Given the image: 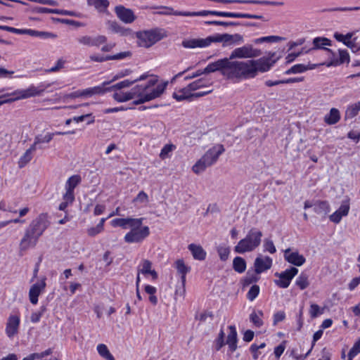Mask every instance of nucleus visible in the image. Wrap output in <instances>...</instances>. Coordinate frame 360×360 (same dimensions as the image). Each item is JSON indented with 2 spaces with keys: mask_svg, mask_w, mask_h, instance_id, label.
<instances>
[{
  "mask_svg": "<svg viewBox=\"0 0 360 360\" xmlns=\"http://www.w3.org/2000/svg\"><path fill=\"white\" fill-rule=\"evenodd\" d=\"M81 177L79 175L70 176L66 182V190L74 191L75 188L80 183Z\"/></svg>",
  "mask_w": 360,
  "mask_h": 360,
  "instance_id": "37",
  "label": "nucleus"
},
{
  "mask_svg": "<svg viewBox=\"0 0 360 360\" xmlns=\"http://www.w3.org/2000/svg\"><path fill=\"white\" fill-rule=\"evenodd\" d=\"M233 268L239 274L243 273L246 269L245 260L241 257H236L233 261Z\"/></svg>",
  "mask_w": 360,
  "mask_h": 360,
  "instance_id": "33",
  "label": "nucleus"
},
{
  "mask_svg": "<svg viewBox=\"0 0 360 360\" xmlns=\"http://www.w3.org/2000/svg\"><path fill=\"white\" fill-rule=\"evenodd\" d=\"M34 146H30L25 153L20 157L18 161V167L20 168L24 167L32 159V153L35 151Z\"/></svg>",
  "mask_w": 360,
  "mask_h": 360,
  "instance_id": "31",
  "label": "nucleus"
},
{
  "mask_svg": "<svg viewBox=\"0 0 360 360\" xmlns=\"http://www.w3.org/2000/svg\"><path fill=\"white\" fill-rule=\"evenodd\" d=\"M55 136V134H51V133H46L45 135H37L34 138V141L33 144H32V146H34V149L37 150V148H42L41 144L44 143H49L53 136Z\"/></svg>",
  "mask_w": 360,
  "mask_h": 360,
  "instance_id": "26",
  "label": "nucleus"
},
{
  "mask_svg": "<svg viewBox=\"0 0 360 360\" xmlns=\"http://www.w3.org/2000/svg\"><path fill=\"white\" fill-rule=\"evenodd\" d=\"M225 345L226 342H224V333L223 330H221L219 333L217 339L215 341L216 350H220L221 348Z\"/></svg>",
  "mask_w": 360,
  "mask_h": 360,
  "instance_id": "55",
  "label": "nucleus"
},
{
  "mask_svg": "<svg viewBox=\"0 0 360 360\" xmlns=\"http://www.w3.org/2000/svg\"><path fill=\"white\" fill-rule=\"evenodd\" d=\"M295 283L301 290L307 288L309 285L308 276L304 273H302L297 278Z\"/></svg>",
  "mask_w": 360,
  "mask_h": 360,
  "instance_id": "41",
  "label": "nucleus"
},
{
  "mask_svg": "<svg viewBox=\"0 0 360 360\" xmlns=\"http://www.w3.org/2000/svg\"><path fill=\"white\" fill-rule=\"evenodd\" d=\"M229 333L227 336L226 344L228 345L229 350L233 353L237 349V332L234 326H229Z\"/></svg>",
  "mask_w": 360,
  "mask_h": 360,
  "instance_id": "21",
  "label": "nucleus"
},
{
  "mask_svg": "<svg viewBox=\"0 0 360 360\" xmlns=\"http://www.w3.org/2000/svg\"><path fill=\"white\" fill-rule=\"evenodd\" d=\"M259 49L253 46H240L236 49L229 58H224L210 63L204 70H198L191 75L186 76L185 80L193 79L202 74L219 71L221 75L229 79H244L254 78L259 72H265L270 70L277 58L262 57L257 60L247 61L233 60L234 58H255L261 55Z\"/></svg>",
  "mask_w": 360,
  "mask_h": 360,
  "instance_id": "1",
  "label": "nucleus"
},
{
  "mask_svg": "<svg viewBox=\"0 0 360 360\" xmlns=\"http://www.w3.org/2000/svg\"><path fill=\"white\" fill-rule=\"evenodd\" d=\"M313 45H331V41L326 37H316L313 40Z\"/></svg>",
  "mask_w": 360,
  "mask_h": 360,
  "instance_id": "58",
  "label": "nucleus"
},
{
  "mask_svg": "<svg viewBox=\"0 0 360 360\" xmlns=\"http://www.w3.org/2000/svg\"><path fill=\"white\" fill-rule=\"evenodd\" d=\"M205 86H207V85L202 79H199L188 84V87L192 91H196Z\"/></svg>",
  "mask_w": 360,
  "mask_h": 360,
  "instance_id": "52",
  "label": "nucleus"
},
{
  "mask_svg": "<svg viewBox=\"0 0 360 360\" xmlns=\"http://www.w3.org/2000/svg\"><path fill=\"white\" fill-rule=\"evenodd\" d=\"M259 274L260 273H257V271H248L246 274L245 277L243 279L244 286L249 285L252 283L257 282L258 280L259 279Z\"/></svg>",
  "mask_w": 360,
  "mask_h": 360,
  "instance_id": "36",
  "label": "nucleus"
},
{
  "mask_svg": "<svg viewBox=\"0 0 360 360\" xmlns=\"http://www.w3.org/2000/svg\"><path fill=\"white\" fill-rule=\"evenodd\" d=\"M44 89H39L34 86H31L27 89L16 90L11 94H6L0 96V105L5 103H10L19 99L27 98L30 97L40 95Z\"/></svg>",
  "mask_w": 360,
  "mask_h": 360,
  "instance_id": "8",
  "label": "nucleus"
},
{
  "mask_svg": "<svg viewBox=\"0 0 360 360\" xmlns=\"http://www.w3.org/2000/svg\"><path fill=\"white\" fill-rule=\"evenodd\" d=\"M63 200L68 203H72L75 200L74 191L66 190L63 195Z\"/></svg>",
  "mask_w": 360,
  "mask_h": 360,
  "instance_id": "63",
  "label": "nucleus"
},
{
  "mask_svg": "<svg viewBox=\"0 0 360 360\" xmlns=\"http://www.w3.org/2000/svg\"><path fill=\"white\" fill-rule=\"evenodd\" d=\"M174 266L177 272L181 275V282L184 283L186 281V275L190 271L191 268L185 264L182 259H177L174 263Z\"/></svg>",
  "mask_w": 360,
  "mask_h": 360,
  "instance_id": "28",
  "label": "nucleus"
},
{
  "mask_svg": "<svg viewBox=\"0 0 360 360\" xmlns=\"http://www.w3.org/2000/svg\"><path fill=\"white\" fill-rule=\"evenodd\" d=\"M316 67V65H305L304 64H296L292 67V70L294 74L302 73L308 70H312Z\"/></svg>",
  "mask_w": 360,
  "mask_h": 360,
  "instance_id": "45",
  "label": "nucleus"
},
{
  "mask_svg": "<svg viewBox=\"0 0 360 360\" xmlns=\"http://www.w3.org/2000/svg\"><path fill=\"white\" fill-rule=\"evenodd\" d=\"M174 15L182 16H205L208 15L237 18H248V19H263L261 15H255L242 13H232L217 11H202L198 12H174Z\"/></svg>",
  "mask_w": 360,
  "mask_h": 360,
  "instance_id": "7",
  "label": "nucleus"
},
{
  "mask_svg": "<svg viewBox=\"0 0 360 360\" xmlns=\"http://www.w3.org/2000/svg\"><path fill=\"white\" fill-rule=\"evenodd\" d=\"M46 288V278L33 284L29 291V298L30 302L36 304L38 302V297L44 292Z\"/></svg>",
  "mask_w": 360,
  "mask_h": 360,
  "instance_id": "14",
  "label": "nucleus"
},
{
  "mask_svg": "<svg viewBox=\"0 0 360 360\" xmlns=\"http://www.w3.org/2000/svg\"><path fill=\"white\" fill-rule=\"evenodd\" d=\"M175 148L176 146L174 144H166L160 151V158L162 160L169 158L170 153H172Z\"/></svg>",
  "mask_w": 360,
  "mask_h": 360,
  "instance_id": "44",
  "label": "nucleus"
},
{
  "mask_svg": "<svg viewBox=\"0 0 360 360\" xmlns=\"http://www.w3.org/2000/svg\"><path fill=\"white\" fill-rule=\"evenodd\" d=\"M143 221V218H117L112 220L111 224L114 227L120 226L123 229H127L131 226H141Z\"/></svg>",
  "mask_w": 360,
  "mask_h": 360,
  "instance_id": "16",
  "label": "nucleus"
},
{
  "mask_svg": "<svg viewBox=\"0 0 360 360\" xmlns=\"http://www.w3.org/2000/svg\"><path fill=\"white\" fill-rule=\"evenodd\" d=\"M259 287L257 285H253L249 290L247 297L249 300L253 301L259 295Z\"/></svg>",
  "mask_w": 360,
  "mask_h": 360,
  "instance_id": "51",
  "label": "nucleus"
},
{
  "mask_svg": "<svg viewBox=\"0 0 360 360\" xmlns=\"http://www.w3.org/2000/svg\"><path fill=\"white\" fill-rule=\"evenodd\" d=\"M298 273V269L295 267H290L281 273H275V276L278 279L274 280L275 284L281 288H288L292 279Z\"/></svg>",
  "mask_w": 360,
  "mask_h": 360,
  "instance_id": "11",
  "label": "nucleus"
},
{
  "mask_svg": "<svg viewBox=\"0 0 360 360\" xmlns=\"http://www.w3.org/2000/svg\"><path fill=\"white\" fill-rule=\"evenodd\" d=\"M262 316L263 312L262 311H253L250 315V319L256 327L259 328L263 325V321L261 319Z\"/></svg>",
  "mask_w": 360,
  "mask_h": 360,
  "instance_id": "40",
  "label": "nucleus"
},
{
  "mask_svg": "<svg viewBox=\"0 0 360 360\" xmlns=\"http://www.w3.org/2000/svg\"><path fill=\"white\" fill-rule=\"evenodd\" d=\"M26 34L32 36V37H41V38H48V37H54L55 35L51 32H40L34 30H27Z\"/></svg>",
  "mask_w": 360,
  "mask_h": 360,
  "instance_id": "43",
  "label": "nucleus"
},
{
  "mask_svg": "<svg viewBox=\"0 0 360 360\" xmlns=\"http://www.w3.org/2000/svg\"><path fill=\"white\" fill-rule=\"evenodd\" d=\"M349 211V200L347 199L342 201L340 207L335 212H339L342 217H345L348 214Z\"/></svg>",
  "mask_w": 360,
  "mask_h": 360,
  "instance_id": "47",
  "label": "nucleus"
},
{
  "mask_svg": "<svg viewBox=\"0 0 360 360\" xmlns=\"http://www.w3.org/2000/svg\"><path fill=\"white\" fill-rule=\"evenodd\" d=\"M167 85L168 82L158 83V76H153L146 84L136 85L129 91L115 92L112 98L120 103L136 98L134 104L139 105L161 96Z\"/></svg>",
  "mask_w": 360,
  "mask_h": 360,
  "instance_id": "2",
  "label": "nucleus"
},
{
  "mask_svg": "<svg viewBox=\"0 0 360 360\" xmlns=\"http://www.w3.org/2000/svg\"><path fill=\"white\" fill-rule=\"evenodd\" d=\"M264 248L265 251H268L271 254H274L276 251V249L273 241L269 239H265L264 243Z\"/></svg>",
  "mask_w": 360,
  "mask_h": 360,
  "instance_id": "57",
  "label": "nucleus"
},
{
  "mask_svg": "<svg viewBox=\"0 0 360 360\" xmlns=\"http://www.w3.org/2000/svg\"><path fill=\"white\" fill-rule=\"evenodd\" d=\"M340 111L335 108H331L329 114L326 115L324 117V122L329 125H333L338 123L340 121Z\"/></svg>",
  "mask_w": 360,
  "mask_h": 360,
  "instance_id": "29",
  "label": "nucleus"
},
{
  "mask_svg": "<svg viewBox=\"0 0 360 360\" xmlns=\"http://www.w3.org/2000/svg\"><path fill=\"white\" fill-rule=\"evenodd\" d=\"M205 23L206 24H209V25H222V26H224V27L238 26V25H241V23L238 22H223V21H217V20L207 21V22H205Z\"/></svg>",
  "mask_w": 360,
  "mask_h": 360,
  "instance_id": "54",
  "label": "nucleus"
},
{
  "mask_svg": "<svg viewBox=\"0 0 360 360\" xmlns=\"http://www.w3.org/2000/svg\"><path fill=\"white\" fill-rule=\"evenodd\" d=\"M217 250L221 261H226L228 259L230 254V248L229 246L225 245H219Z\"/></svg>",
  "mask_w": 360,
  "mask_h": 360,
  "instance_id": "42",
  "label": "nucleus"
},
{
  "mask_svg": "<svg viewBox=\"0 0 360 360\" xmlns=\"http://www.w3.org/2000/svg\"><path fill=\"white\" fill-rule=\"evenodd\" d=\"M46 310V307L42 306L38 311L32 312L30 316V321L34 323L39 322Z\"/></svg>",
  "mask_w": 360,
  "mask_h": 360,
  "instance_id": "49",
  "label": "nucleus"
},
{
  "mask_svg": "<svg viewBox=\"0 0 360 360\" xmlns=\"http://www.w3.org/2000/svg\"><path fill=\"white\" fill-rule=\"evenodd\" d=\"M314 210L318 214H326L330 211V205L327 201H319L314 205Z\"/></svg>",
  "mask_w": 360,
  "mask_h": 360,
  "instance_id": "32",
  "label": "nucleus"
},
{
  "mask_svg": "<svg viewBox=\"0 0 360 360\" xmlns=\"http://www.w3.org/2000/svg\"><path fill=\"white\" fill-rule=\"evenodd\" d=\"M173 98L178 101L184 100H191L193 98L192 91L189 89L188 85L176 91H174L172 95Z\"/></svg>",
  "mask_w": 360,
  "mask_h": 360,
  "instance_id": "22",
  "label": "nucleus"
},
{
  "mask_svg": "<svg viewBox=\"0 0 360 360\" xmlns=\"http://www.w3.org/2000/svg\"><path fill=\"white\" fill-rule=\"evenodd\" d=\"M115 13L121 21L127 24L133 22L136 18L131 9L125 8L122 5L115 6Z\"/></svg>",
  "mask_w": 360,
  "mask_h": 360,
  "instance_id": "12",
  "label": "nucleus"
},
{
  "mask_svg": "<svg viewBox=\"0 0 360 360\" xmlns=\"http://www.w3.org/2000/svg\"><path fill=\"white\" fill-rule=\"evenodd\" d=\"M111 83V82H104L101 85L94 86L91 88H87L83 90L84 97H91L94 95H103L106 92H109V89H108V86Z\"/></svg>",
  "mask_w": 360,
  "mask_h": 360,
  "instance_id": "18",
  "label": "nucleus"
},
{
  "mask_svg": "<svg viewBox=\"0 0 360 360\" xmlns=\"http://www.w3.org/2000/svg\"><path fill=\"white\" fill-rule=\"evenodd\" d=\"M284 258L288 262L297 266H302L306 261L304 257L298 251H292L290 248L284 251Z\"/></svg>",
  "mask_w": 360,
  "mask_h": 360,
  "instance_id": "15",
  "label": "nucleus"
},
{
  "mask_svg": "<svg viewBox=\"0 0 360 360\" xmlns=\"http://www.w3.org/2000/svg\"><path fill=\"white\" fill-rule=\"evenodd\" d=\"M50 225L46 214H41L32 220L25 229L24 235L19 243L20 252L33 248L38 243L39 238Z\"/></svg>",
  "mask_w": 360,
  "mask_h": 360,
  "instance_id": "3",
  "label": "nucleus"
},
{
  "mask_svg": "<svg viewBox=\"0 0 360 360\" xmlns=\"http://www.w3.org/2000/svg\"><path fill=\"white\" fill-rule=\"evenodd\" d=\"M360 111V101L349 105L345 112V119H352L356 116Z\"/></svg>",
  "mask_w": 360,
  "mask_h": 360,
  "instance_id": "34",
  "label": "nucleus"
},
{
  "mask_svg": "<svg viewBox=\"0 0 360 360\" xmlns=\"http://www.w3.org/2000/svg\"><path fill=\"white\" fill-rule=\"evenodd\" d=\"M219 3L260 4V5H271V6H282V5H283V2L270 1H259V0H219Z\"/></svg>",
  "mask_w": 360,
  "mask_h": 360,
  "instance_id": "19",
  "label": "nucleus"
},
{
  "mask_svg": "<svg viewBox=\"0 0 360 360\" xmlns=\"http://www.w3.org/2000/svg\"><path fill=\"white\" fill-rule=\"evenodd\" d=\"M285 318V314L283 311H279L274 315V325L276 326L278 322L283 321Z\"/></svg>",
  "mask_w": 360,
  "mask_h": 360,
  "instance_id": "61",
  "label": "nucleus"
},
{
  "mask_svg": "<svg viewBox=\"0 0 360 360\" xmlns=\"http://www.w3.org/2000/svg\"><path fill=\"white\" fill-rule=\"evenodd\" d=\"M224 150V147L221 144H217L214 146L212 148H210L193 166V172L195 174L202 172L207 167L215 163L219 155L222 154Z\"/></svg>",
  "mask_w": 360,
  "mask_h": 360,
  "instance_id": "6",
  "label": "nucleus"
},
{
  "mask_svg": "<svg viewBox=\"0 0 360 360\" xmlns=\"http://www.w3.org/2000/svg\"><path fill=\"white\" fill-rule=\"evenodd\" d=\"M134 202H139L141 204H147L148 202V196L144 191H140L137 196L134 199Z\"/></svg>",
  "mask_w": 360,
  "mask_h": 360,
  "instance_id": "53",
  "label": "nucleus"
},
{
  "mask_svg": "<svg viewBox=\"0 0 360 360\" xmlns=\"http://www.w3.org/2000/svg\"><path fill=\"white\" fill-rule=\"evenodd\" d=\"M285 40L286 39L285 37L278 36H268L255 39L252 41V42L255 44H278Z\"/></svg>",
  "mask_w": 360,
  "mask_h": 360,
  "instance_id": "30",
  "label": "nucleus"
},
{
  "mask_svg": "<svg viewBox=\"0 0 360 360\" xmlns=\"http://www.w3.org/2000/svg\"><path fill=\"white\" fill-rule=\"evenodd\" d=\"M188 248L195 259L202 261L205 259L206 252L202 246L192 243L188 245Z\"/></svg>",
  "mask_w": 360,
  "mask_h": 360,
  "instance_id": "24",
  "label": "nucleus"
},
{
  "mask_svg": "<svg viewBox=\"0 0 360 360\" xmlns=\"http://www.w3.org/2000/svg\"><path fill=\"white\" fill-rule=\"evenodd\" d=\"M131 72V70H130L129 69H126V70H122L120 72H118L117 75H115L113 77L112 81H110V82L112 83V82H114L115 80H117V79H119L120 78H122V77H124L125 76L129 75Z\"/></svg>",
  "mask_w": 360,
  "mask_h": 360,
  "instance_id": "64",
  "label": "nucleus"
},
{
  "mask_svg": "<svg viewBox=\"0 0 360 360\" xmlns=\"http://www.w3.org/2000/svg\"><path fill=\"white\" fill-rule=\"evenodd\" d=\"M360 10V7H336L332 8H328L326 11L328 12L332 11H358Z\"/></svg>",
  "mask_w": 360,
  "mask_h": 360,
  "instance_id": "60",
  "label": "nucleus"
},
{
  "mask_svg": "<svg viewBox=\"0 0 360 360\" xmlns=\"http://www.w3.org/2000/svg\"><path fill=\"white\" fill-rule=\"evenodd\" d=\"M213 314L212 312L205 311L196 316V319L201 322H205L209 318L210 320L213 319Z\"/></svg>",
  "mask_w": 360,
  "mask_h": 360,
  "instance_id": "62",
  "label": "nucleus"
},
{
  "mask_svg": "<svg viewBox=\"0 0 360 360\" xmlns=\"http://www.w3.org/2000/svg\"><path fill=\"white\" fill-rule=\"evenodd\" d=\"M295 47V46H290V49L288 50V53L285 57L287 63L293 62L296 58L310 51V49H306L305 48H302L300 50H295L294 49Z\"/></svg>",
  "mask_w": 360,
  "mask_h": 360,
  "instance_id": "27",
  "label": "nucleus"
},
{
  "mask_svg": "<svg viewBox=\"0 0 360 360\" xmlns=\"http://www.w3.org/2000/svg\"><path fill=\"white\" fill-rule=\"evenodd\" d=\"M96 349L99 355L105 360H115L105 344L98 345Z\"/></svg>",
  "mask_w": 360,
  "mask_h": 360,
  "instance_id": "35",
  "label": "nucleus"
},
{
  "mask_svg": "<svg viewBox=\"0 0 360 360\" xmlns=\"http://www.w3.org/2000/svg\"><path fill=\"white\" fill-rule=\"evenodd\" d=\"M323 313V309H321L316 304H311L309 309V314L311 318L314 319Z\"/></svg>",
  "mask_w": 360,
  "mask_h": 360,
  "instance_id": "48",
  "label": "nucleus"
},
{
  "mask_svg": "<svg viewBox=\"0 0 360 360\" xmlns=\"http://www.w3.org/2000/svg\"><path fill=\"white\" fill-rule=\"evenodd\" d=\"M360 353V338L358 341H356L353 345L352 348L350 349L348 357L349 359H353L355 356Z\"/></svg>",
  "mask_w": 360,
  "mask_h": 360,
  "instance_id": "56",
  "label": "nucleus"
},
{
  "mask_svg": "<svg viewBox=\"0 0 360 360\" xmlns=\"http://www.w3.org/2000/svg\"><path fill=\"white\" fill-rule=\"evenodd\" d=\"M349 56L346 51H339L338 57H334L328 64L327 66H337L344 63H349Z\"/></svg>",
  "mask_w": 360,
  "mask_h": 360,
  "instance_id": "25",
  "label": "nucleus"
},
{
  "mask_svg": "<svg viewBox=\"0 0 360 360\" xmlns=\"http://www.w3.org/2000/svg\"><path fill=\"white\" fill-rule=\"evenodd\" d=\"M131 230L124 236V241L128 243H139L150 234L148 226H131Z\"/></svg>",
  "mask_w": 360,
  "mask_h": 360,
  "instance_id": "10",
  "label": "nucleus"
},
{
  "mask_svg": "<svg viewBox=\"0 0 360 360\" xmlns=\"http://www.w3.org/2000/svg\"><path fill=\"white\" fill-rule=\"evenodd\" d=\"M133 84H134V80L130 81L129 79H125L112 86H108V89H109V91L120 90L124 88L129 87Z\"/></svg>",
  "mask_w": 360,
  "mask_h": 360,
  "instance_id": "39",
  "label": "nucleus"
},
{
  "mask_svg": "<svg viewBox=\"0 0 360 360\" xmlns=\"http://www.w3.org/2000/svg\"><path fill=\"white\" fill-rule=\"evenodd\" d=\"M20 318L17 315H11L6 323V333L10 338L15 335L18 332Z\"/></svg>",
  "mask_w": 360,
  "mask_h": 360,
  "instance_id": "17",
  "label": "nucleus"
},
{
  "mask_svg": "<svg viewBox=\"0 0 360 360\" xmlns=\"http://www.w3.org/2000/svg\"><path fill=\"white\" fill-rule=\"evenodd\" d=\"M226 43L229 45L233 44L243 43V38L239 34H215L209 36L205 39H186L182 41L181 45H210L212 43Z\"/></svg>",
  "mask_w": 360,
  "mask_h": 360,
  "instance_id": "4",
  "label": "nucleus"
},
{
  "mask_svg": "<svg viewBox=\"0 0 360 360\" xmlns=\"http://www.w3.org/2000/svg\"><path fill=\"white\" fill-rule=\"evenodd\" d=\"M262 232L255 228H252L246 235L234 247V251L238 254H243L255 250L262 241Z\"/></svg>",
  "mask_w": 360,
  "mask_h": 360,
  "instance_id": "5",
  "label": "nucleus"
},
{
  "mask_svg": "<svg viewBox=\"0 0 360 360\" xmlns=\"http://www.w3.org/2000/svg\"><path fill=\"white\" fill-rule=\"evenodd\" d=\"M110 28L112 32L115 33H120L122 35H127L131 32L130 29H124L115 21H112L110 23Z\"/></svg>",
  "mask_w": 360,
  "mask_h": 360,
  "instance_id": "38",
  "label": "nucleus"
},
{
  "mask_svg": "<svg viewBox=\"0 0 360 360\" xmlns=\"http://www.w3.org/2000/svg\"><path fill=\"white\" fill-rule=\"evenodd\" d=\"M151 266L152 263L149 260H143L142 263V268L139 270V272L143 274H148L150 270Z\"/></svg>",
  "mask_w": 360,
  "mask_h": 360,
  "instance_id": "59",
  "label": "nucleus"
},
{
  "mask_svg": "<svg viewBox=\"0 0 360 360\" xmlns=\"http://www.w3.org/2000/svg\"><path fill=\"white\" fill-rule=\"evenodd\" d=\"M131 53L129 51H122L114 55H104L103 53L93 54L90 56L91 60L103 62L108 60H122L131 57Z\"/></svg>",
  "mask_w": 360,
  "mask_h": 360,
  "instance_id": "13",
  "label": "nucleus"
},
{
  "mask_svg": "<svg viewBox=\"0 0 360 360\" xmlns=\"http://www.w3.org/2000/svg\"><path fill=\"white\" fill-rule=\"evenodd\" d=\"M255 271L262 273L269 269L272 266V259L268 257H257L254 263Z\"/></svg>",
  "mask_w": 360,
  "mask_h": 360,
  "instance_id": "20",
  "label": "nucleus"
},
{
  "mask_svg": "<svg viewBox=\"0 0 360 360\" xmlns=\"http://www.w3.org/2000/svg\"><path fill=\"white\" fill-rule=\"evenodd\" d=\"M89 5L94 6L97 9L107 8L109 6L108 0H87Z\"/></svg>",
  "mask_w": 360,
  "mask_h": 360,
  "instance_id": "46",
  "label": "nucleus"
},
{
  "mask_svg": "<svg viewBox=\"0 0 360 360\" xmlns=\"http://www.w3.org/2000/svg\"><path fill=\"white\" fill-rule=\"evenodd\" d=\"M167 36V31L162 28L155 27L150 30L139 31L136 37L143 43H150L153 45Z\"/></svg>",
  "mask_w": 360,
  "mask_h": 360,
  "instance_id": "9",
  "label": "nucleus"
},
{
  "mask_svg": "<svg viewBox=\"0 0 360 360\" xmlns=\"http://www.w3.org/2000/svg\"><path fill=\"white\" fill-rule=\"evenodd\" d=\"M86 118H89V121H87V124H90L94 122V117L92 115L91 113H87L86 115H82L80 116H75L72 118L73 121L76 122H84L86 120Z\"/></svg>",
  "mask_w": 360,
  "mask_h": 360,
  "instance_id": "50",
  "label": "nucleus"
},
{
  "mask_svg": "<svg viewBox=\"0 0 360 360\" xmlns=\"http://www.w3.org/2000/svg\"><path fill=\"white\" fill-rule=\"evenodd\" d=\"M79 43L85 45H100L105 43L106 37L105 36H97L94 37L84 36L79 39Z\"/></svg>",
  "mask_w": 360,
  "mask_h": 360,
  "instance_id": "23",
  "label": "nucleus"
}]
</instances>
